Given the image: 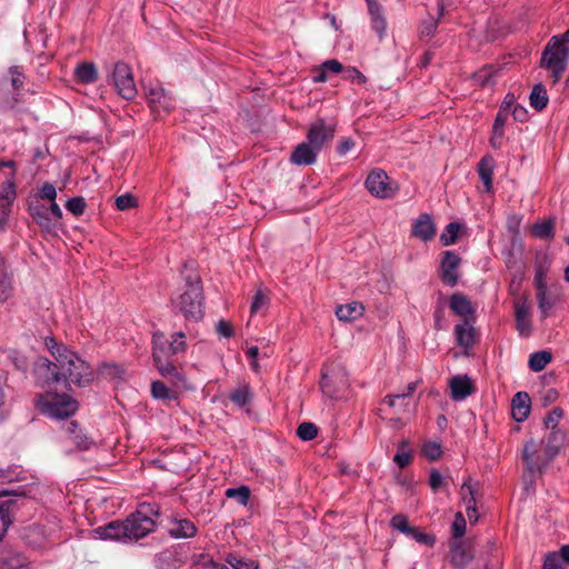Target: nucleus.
<instances>
[{
  "label": "nucleus",
  "mask_w": 569,
  "mask_h": 569,
  "mask_svg": "<svg viewBox=\"0 0 569 569\" xmlns=\"http://www.w3.org/2000/svg\"><path fill=\"white\" fill-rule=\"evenodd\" d=\"M516 328L520 336L528 337L531 333V322L529 320V308L526 301H516L515 303Z\"/></svg>",
  "instance_id": "nucleus-24"
},
{
  "label": "nucleus",
  "mask_w": 569,
  "mask_h": 569,
  "mask_svg": "<svg viewBox=\"0 0 569 569\" xmlns=\"http://www.w3.org/2000/svg\"><path fill=\"white\" fill-rule=\"evenodd\" d=\"M74 76L77 80L81 83H92L98 78V72L94 63L92 62H82L77 66L74 69Z\"/></svg>",
  "instance_id": "nucleus-31"
},
{
  "label": "nucleus",
  "mask_w": 569,
  "mask_h": 569,
  "mask_svg": "<svg viewBox=\"0 0 569 569\" xmlns=\"http://www.w3.org/2000/svg\"><path fill=\"white\" fill-rule=\"evenodd\" d=\"M422 453L428 460L436 461L442 453L441 446L437 442L429 441L423 445Z\"/></svg>",
  "instance_id": "nucleus-57"
},
{
  "label": "nucleus",
  "mask_w": 569,
  "mask_h": 569,
  "mask_svg": "<svg viewBox=\"0 0 569 569\" xmlns=\"http://www.w3.org/2000/svg\"><path fill=\"white\" fill-rule=\"evenodd\" d=\"M16 501L10 499L0 503V540L11 525L10 512Z\"/></svg>",
  "instance_id": "nucleus-37"
},
{
  "label": "nucleus",
  "mask_w": 569,
  "mask_h": 569,
  "mask_svg": "<svg viewBox=\"0 0 569 569\" xmlns=\"http://www.w3.org/2000/svg\"><path fill=\"white\" fill-rule=\"evenodd\" d=\"M406 536L428 547H432L436 543V538L433 535L422 532L418 527L411 526Z\"/></svg>",
  "instance_id": "nucleus-46"
},
{
  "label": "nucleus",
  "mask_w": 569,
  "mask_h": 569,
  "mask_svg": "<svg viewBox=\"0 0 569 569\" xmlns=\"http://www.w3.org/2000/svg\"><path fill=\"white\" fill-rule=\"evenodd\" d=\"M186 290L177 299H172V305L187 319L200 320L203 311V289L201 279L194 276L186 277Z\"/></svg>",
  "instance_id": "nucleus-2"
},
{
  "label": "nucleus",
  "mask_w": 569,
  "mask_h": 569,
  "mask_svg": "<svg viewBox=\"0 0 569 569\" xmlns=\"http://www.w3.org/2000/svg\"><path fill=\"white\" fill-rule=\"evenodd\" d=\"M445 10V3L439 4V17L436 19L432 16H428L420 24L419 34L421 38L432 37L438 28L439 19L442 17Z\"/></svg>",
  "instance_id": "nucleus-32"
},
{
  "label": "nucleus",
  "mask_w": 569,
  "mask_h": 569,
  "mask_svg": "<svg viewBox=\"0 0 569 569\" xmlns=\"http://www.w3.org/2000/svg\"><path fill=\"white\" fill-rule=\"evenodd\" d=\"M124 369L117 363H102L98 369V373L109 380L123 379Z\"/></svg>",
  "instance_id": "nucleus-42"
},
{
  "label": "nucleus",
  "mask_w": 569,
  "mask_h": 569,
  "mask_svg": "<svg viewBox=\"0 0 569 569\" xmlns=\"http://www.w3.org/2000/svg\"><path fill=\"white\" fill-rule=\"evenodd\" d=\"M86 207L87 203L82 197L70 198L66 203V209L76 217L81 216L84 212Z\"/></svg>",
  "instance_id": "nucleus-51"
},
{
  "label": "nucleus",
  "mask_w": 569,
  "mask_h": 569,
  "mask_svg": "<svg viewBox=\"0 0 569 569\" xmlns=\"http://www.w3.org/2000/svg\"><path fill=\"white\" fill-rule=\"evenodd\" d=\"M368 13L372 30L377 33L379 39L382 40L386 37L388 27L382 6L378 4L368 8Z\"/></svg>",
  "instance_id": "nucleus-25"
},
{
  "label": "nucleus",
  "mask_w": 569,
  "mask_h": 569,
  "mask_svg": "<svg viewBox=\"0 0 569 569\" xmlns=\"http://www.w3.org/2000/svg\"><path fill=\"white\" fill-rule=\"evenodd\" d=\"M452 540H461L466 532V519L461 512H457L451 527Z\"/></svg>",
  "instance_id": "nucleus-53"
},
{
  "label": "nucleus",
  "mask_w": 569,
  "mask_h": 569,
  "mask_svg": "<svg viewBox=\"0 0 569 569\" xmlns=\"http://www.w3.org/2000/svg\"><path fill=\"white\" fill-rule=\"evenodd\" d=\"M29 213L44 231L51 232L54 228L53 219L50 217L49 209L41 202L36 201L29 204Z\"/></svg>",
  "instance_id": "nucleus-21"
},
{
  "label": "nucleus",
  "mask_w": 569,
  "mask_h": 569,
  "mask_svg": "<svg viewBox=\"0 0 569 569\" xmlns=\"http://www.w3.org/2000/svg\"><path fill=\"white\" fill-rule=\"evenodd\" d=\"M186 336L179 331L172 335V340L168 341L166 335L157 331L152 336V358L160 360L162 358H171L174 355L186 351Z\"/></svg>",
  "instance_id": "nucleus-7"
},
{
  "label": "nucleus",
  "mask_w": 569,
  "mask_h": 569,
  "mask_svg": "<svg viewBox=\"0 0 569 569\" xmlns=\"http://www.w3.org/2000/svg\"><path fill=\"white\" fill-rule=\"evenodd\" d=\"M116 206L120 211H124L131 208H136L138 206V201L132 194L126 193L117 197Z\"/></svg>",
  "instance_id": "nucleus-59"
},
{
  "label": "nucleus",
  "mask_w": 569,
  "mask_h": 569,
  "mask_svg": "<svg viewBox=\"0 0 569 569\" xmlns=\"http://www.w3.org/2000/svg\"><path fill=\"white\" fill-rule=\"evenodd\" d=\"M363 306L359 302H351L336 308V316L341 321H351L362 316Z\"/></svg>",
  "instance_id": "nucleus-29"
},
{
  "label": "nucleus",
  "mask_w": 569,
  "mask_h": 569,
  "mask_svg": "<svg viewBox=\"0 0 569 569\" xmlns=\"http://www.w3.org/2000/svg\"><path fill=\"white\" fill-rule=\"evenodd\" d=\"M319 152L308 141H303L293 149L290 161L296 166H310L316 162Z\"/></svg>",
  "instance_id": "nucleus-18"
},
{
  "label": "nucleus",
  "mask_w": 569,
  "mask_h": 569,
  "mask_svg": "<svg viewBox=\"0 0 569 569\" xmlns=\"http://www.w3.org/2000/svg\"><path fill=\"white\" fill-rule=\"evenodd\" d=\"M112 83L118 92L126 100H132L137 96V87L133 80L131 68L124 62H117L111 74Z\"/></svg>",
  "instance_id": "nucleus-11"
},
{
  "label": "nucleus",
  "mask_w": 569,
  "mask_h": 569,
  "mask_svg": "<svg viewBox=\"0 0 569 569\" xmlns=\"http://www.w3.org/2000/svg\"><path fill=\"white\" fill-rule=\"evenodd\" d=\"M555 223L552 220H543L533 223L531 233L539 239H551L555 236Z\"/></svg>",
  "instance_id": "nucleus-36"
},
{
  "label": "nucleus",
  "mask_w": 569,
  "mask_h": 569,
  "mask_svg": "<svg viewBox=\"0 0 569 569\" xmlns=\"http://www.w3.org/2000/svg\"><path fill=\"white\" fill-rule=\"evenodd\" d=\"M568 56L569 48H562L556 38L549 40L542 52L541 67L551 71L555 83L561 79L566 71Z\"/></svg>",
  "instance_id": "nucleus-6"
},
{
  "label": "nucleus",
  "mask_w": 569,
  "mask_h": 569,
  "mask_svg": "<svg viewBox=\"0 0 569 569\" xmlns=\"http://www.w3.org/2000/svg\"><path fill=\"white\" fill-rule=\"evenodd\" d=\"M538 308L543 319L550 316L551 309L555 307L557 299L548 293V289L537 292Z\"/></svg>",
  "instance_id": "nucleus-39"
},
{
  "label": "nucleus",
  "mask_w": 569,
  "mask_h": 569,
  "mask_svg": "<svg viewBox=\"0 0 569 569\" xmlns=\"http://www.w3.org/2000/svg\"><path fill=\"white\" fill-rule=\"evenodd\" d=\"M429 486L432 491H438L442 487H447V483L443 481V477L437 469H431L429 472Z\"/></svg>",
  "instance_id": "nucleus-63"
},
{
  "label": "nucleus",
  "mask_w": 569,
  "mask_h": 569,
  "mask_svg": "<svg viewBox=\"0 0 569 569\" xmlns=\"http://www.w3.org/2000/svg\"><path fill=\"white\" fill-rule=\"evenodd\" d=\"M16 184H14V173L11 174L9 179L2 182L0 188V200H4L8 203H11L16 199Z\"/></svg>",
  "instance_id": "nucleus-45"
},
{
  "label": "nucleus",
  "mask_w": 569,
  "mask_h": 569,
  "mask_svg": "<svg viewBox=\"0 0 569 569\" xmlns=\"http://www.w3.org/2000/svg\"><path fill=\"white\" fill-rule=\"evenodd\" d=\"M38 409L49 418L63 420L73 416L79 403L67 393L44 392L37 397Z\"/></svg>",
  "instance_id": "nucleus-3"
},
{
  "label": "nucleus",
  "mask_w": 569,
  "mask_h": 569,
  "mask_svg": "<svg viewBox=\"0 0 569 569\" xmlns=\"http://www.w3.org/2000/svg\"><path fill=\"white\" fill-rule=\"evenodd\" d=\"M460 229L461 226L458 222L448 223L440 236L441 243L443 246H450L456 243Z\"/></svg>",
  "instance_id": "nucleus-44"
},
{
  "label": "nucleus",
  "mask_w": 569,
  "mask_h": 569,
  "mask_svg": "<svg viewBox=\"0 0 569 569\" xmlns=\"http://www.w3.org/2000/svg\"><path fill=\"white\" fill-rule=\"evenodd\" d=\"M390 525L393 529L407 535L411 526L409 525L408 518L405 515L398 513L390 520Z\"/></svg>",
  "instance_id": "nucleus-61"
},
{
  "label": "nucleus",
  "mask_w": 569,
  "mask_h": 569,
  "mask_svg": "<svg viewBox=\"0 0 569 569\" xmlns=\"http://www.w3.org/2000/svg\"><path fill=\"white\" fill-rule=\"evenodd\" d=\"M170 523L171 527L169 528L168 532L170 537L174 539L192 538L198 532L196 525L187 518H173Z\"/></svg>",
  "instance_id": "nucleus-22"
},
{
  "label": "nucleus",
  "mask_w": 569,
  "mask_h": 569,
  "mask_svg": "<svg viewBox=\"0 0 569 569\" xmlns=\"http://www.w3.org/2000/svg\"><path fill=\"white\" fill-rule=\"evenodd\" d=\"M226 562L233 569H259V563L257 561L239 557L234 553H229L226 557Z\"/></svg>",
  "instance_id": "nucleus-43"
},
{
  "label": "nucleus",
  "mask_w": 569,
  "mask_h": 569,
  "mask_svg": "<svg viewBox=\"0 0 569 569\" xmlns=\"http://www.w3.org/2000/svg\"><path fill=\"white\" fill-rule=\"evenodd\" d=\"M365 186L371 196L380 199L392 198L398 190L397 183L391 181L382 169L372 170L368 174Z\"/></svg>",
  "instance_id": "nucleus-10"
},
{
  "label": "nucleus",
  "mask_w": 569,
  "mask_h": 569,
  "mask_svg": "<svg viewBox=\"0 0 569 569\" xmlns=\"http://www.w3.org/2000/svg\"><path fill=\"white\" fill-rule=\"evenodd\" d=\"M8 358L13 367L22 372H26L29 367L28 358L16 349L8 350Z\"/></svg>",
  "instance_id": "nucleus-48"
},
{
  "label": "nucleus",
  "mask_w": 569,
  "mask_h": 569,
  "mask_svg": "<svg viewBox=\"0 0 569 569\" xmlns=\"http://www.w3.org/2000/svg\"><path fill=\"white\" fill-rule=\"evenodd\" d=\"M530 408L531 400L526 391H519L513 396L511 400V413L517 422H522L528 418Z\"/></svg>",
  "instance_id": "nucleus-20"
},
{
  "label": "nucleus",
  "mask_w": 569,
  "mask_h": 569,
  "mask_svg": "<svg viewBox=\"0 0 569 569\" xmlns=\"http://www.w3.org/2000/svg\"><path fill=\"white\" fill-rule=\"evenodd\" d=\"M151 395L153 398L162 400L173 398V393L167 388V386L163 382L159 380L153 381L151 383Z\"/></svg>",
  "instance_id": "nucleus-54"
},
{
  "label": "nucleus",
  "mask_w": 569,
  "mask_h": 569,
  "mask_svg": "<svg viewBox=\"0 0 569 569\" xmlns=\"http://www.w3.org/2000/svg\"><path fill=\"white\" fill-rule=\"evenodd\" d=\"M320 388L329 399L340 400L346 398L350 388L347 370L340 365L323 366Z\"/></svg>",
  "instance_id": "nucleus-4"
},
{
  "label": "nucleus",
  "mask_w": 569,
  "mask_h": 569,
  "mask_svg": "<svg viewBox=\"0 0 569 569\" xmlns=\"http://www.w3.org/2000/svg\"><path fill=\"white\" fill-rule=\"evenodd\" d=\"M298 437L303 441L312 440L318 435V428L312 422H302L297 429Z\"/></svg>",
  "instance_id": "nucleus-49"
},
{
  "label": "nucleus",
  "mask_w": 569,
  "mask_h": 569,
  "mask_svg": "<svg viewBox=\"0 0 569 569\" xmlns=\"http://www.w3.org/2000/svg\"><path fill=\"white\" fill-rule=\"evenodd\" d=\"M450 561L458 569H465L475 558L471 550L462 540H452L450 542Z\"/></svg>",
  "instance_id": "nucleus-15"
},
{
  "label": "nucleus",
  "mask_w": 569,
  "mask_h": 569,
  "mask_svg": "<svg viewBox=\"0 0 569 569\" xmlns=\"http://www.w3.org/2000/svg\"><path fill=\"white\" fill-rule=\"evenodd\" d=\"M460 495L466 509L477 506V489L472 486L470 478L463 481L460 488Z\"/></svg>",
  "instance_id": "nucleus-38"
},
{
  "label": "nucleus",
  "mask_w": 569,
  "mask_h": 569,
  "mask_svg": "<svg viewBox=\"0 0 569 569\" xmlns=\"http://www.w3.org/2000/svg\"><path fill=\"white\" fill-rule=\"evenodd\" d=\"M226 496L228 498H236L238 502H240L241 505H247L250 497V490L246 486H241L238 488H228L226 490Z\"/></svg>",
  "instance_id": "nucleus-52"
},
{
  "label": "nucleus",
  "mask_w": 569,
  "mask_h": 569,
  "mask_svg": "<svg viewBox=\"0 0 569 569\" xmlns=\"http://www.w3.org/2000/svg\"><path fill=\"white\" fill-rule=\"evenodd\" d=\"M543 441L530 439L523 446L522 459L527 470L531 473H542L552 459H549L548 451L543 447Z\"/></svg>",
  "instance_id": "nucleus-9"
},
{
  "label": "nucleus",
  "mask_w": 569,
  "mask_h": 569,
  "mask_svg": "<svg viewBox=\"0 0 569 569\" xmlns=\"http://www.w3.org/2000/svg\"><path fill=\"white\" fill-rule=\"evenodd\" d=\"M563 411L561 408H553L545 418L543 423L547 429L555 430L559 420L562 418Z\"/></svg>",
  "instance_id": "nucleus-60"
},
{
  "label": "nucleus",
  "mask_w": 569,
  "mask_h": 569,
  "mask_svg": "<svg viewBox=\"0 0 569 569\" xmlns=\"http://www.w3.org/2000/svg\"><path fill=\"white\" fill-rule=\"evenodd\" d=\"M460 264V258L453 251H445L441 261L442 269V281L450 287H453L458 282L457 269Z\"/></svg>",
  "instance_id": "nucleus-17"
},
{
  "label": "nucleus",
  "mask_w": 569,
  "mask_h": 569,
  "mask_svg": "<svg viewBox=\"0 0 569 569\" xmlns=\"http://www.w3.org/2000/svg\"><path fill=\"white\" fill-rule=\"evenodd\" d=\"M566 440V435L563 431L559 429L551 430L549 433L546 443H543V447L548 451V458L553 459L556 456L559 455L561 447L563 446Z\"/></svg>",
  "instance_id": "nucleus-28"
},
{
  "label": "nucleus",
  "mask_w": 569,
  "mask_h": 569,
  "mask_svg": "<svg viewBox=\"0 0 569 569\" xmlns=\"http://www.w3.org/2000/svg\"><path fill=\"white\" fill-rule=\"evenodd\" d=\"M493 169L495 159L491 156H485L478 163V173L487 192L492 188Z\"/></svg>",
  "instance_id": "nucleus-27"
},
{
  "label": "nucleus",
  "mask_w": 569,
  "mask_h": 569,
  "mask_svg": "<svg viewBox=\"0 0 569 569\" xmlns=\"http://www.w3.org/2000/svg\"><path fill=\"white\" fill-rule=\"evenodd\" d=\"M230 400L238 407L247 406L252 399V392L249 385H242L234 389L230 396Z\"/></svg>",
  "instance_id": "nucleus-35"
},
{
  "label": "nucleus",
  "mask_w": 569,
  "mask_h": 569,
  "mask_svg": "<svg viewBox=\"0 0 569 569\" xmlns=\"http://www.w3.org/2000/svg\"><path fill=\"white\" fill-rule=\"evenodd\" d=\"M497 71L491 66H485L473 73V80L481 87L495 84V77Z\"/></svg>",
  "instance_id": "nucleus-40"
},
{
  "label": "nucleus",
  "mask_w": 569,
  "mask_h": 569,
  "mask_svg": "<svg viewBox=\"0 0 569 569\" xmlns=\"http://www.w3.org/2000/svg\"><path fill=\"white\" fill-rule=\"evenodd\" d=\"M148 103L153 113L169 112L173 108V99L160 84L144 87Z\"/></svg>",
  "instance_id": "nucleus-13"
},
{
  "label": "nucleus",
  "mask_w": 569,
  "mask_h": 569,
  "mask_svg": "<svg viewBox=\"0 0 569 569\" xmlns=\"http://www.w3.org/2000/svg\"><path fill=\"white\" fill-rule=\"evenodd\" d=\"M21 473L22 471L18 470V467L10 466L6 469L0 468V485L21 480Z\"/></svg>",
  "instance_id": "nucleus-55"
},
{
  "label": "nucleus",
  "mask_w": 569,
  "mask_h": 569,
  "mask_svg": "<svg viewBox=\"0 0 569 569\" xmlns=\"http://www.w3.org/2000/svg\"><path fill=\"white\" fill-rule=\"evenodd\" d=\"M408 446H409V441L402 440L399 443V451L393 457V462L401 469L407 467L411 461L410 451H405V449H407Z\"/></svg>",
  "instance_id": "nucleus-47"
},
{
  "label": "nucleus",
  "mask_w": 569,
  "mask_h": 569,
  "mask_svg": "<svg viewBox=\"0 0 569 569\" xmlns=\"http://www.w3.org/2000/svg\"><path fill=\"white\" fill-rule=\"evenodd\" d=\"M122 531H124L123 520H116L94 528L91 533L97 539L127 542L126 532Z\"/></svg>",
  "instance_id": "nucleus-14"
},
{
  "label": "nucleus",
  "mask_w": 569,
  "mask_h": 569,
  "mask_svg": "<svg viewBox=\"0 0 569 569\" xmlns=\"http://www.w3.org/2000/svg\"><path fill=\"white\" fill-rule=\"evenodd\" d=\"M436 224L429 213H421L412 223L411 236L425 242L436 234Z\"/></svg>",
  "instance_id": "nucleus-16"
},
{
  "label": "nucleus",
  "mask_w": 569,
  "mask_h": 569,
  "mask_svg": "<svg viewBox=\"0 0 569 569\" xmlns=\"http://www.w3.org/2000/svg\"><path fill=\"white\" fill-rule=\"evenodd\" d=\"M33 375L37 385L41 388L50 387L66 380V372H61L60 363L56 360L51 361L46 357H39L34 361Z\"/></svg>",
  "instance_id": "nucleus-8"
},
{
  "label": "nucleus",
  "mask_w": 569,
  "mask_h": 569,
  "mask_svg": "<svg viewBox=\"0 0 569 569\" xmlns=\"http://www.w3.org/2000/svg\"><path fill=\"white\" fill-rule=\"evenodd\" d=\"M547 267L542 263H538L535 267V284L537 292L545 291L547 288Z\"/></svg>",
  "instance_id": "nucleus-50"
},
{
  "label": "nucleus",
  "mask_w": 569,
  "mask_h": 569,
  "mask_svg": "<svg viewBox=\"0 0 569 569\" xmlns=\"http://www.w3.org/2000/svg\"><path fill=\"white\" fill-rule=\"evenodd\" d=\"M13 296L12 276L7 271H0V303H4Z\"/></svg>",
  "instance_id": "nucleus-41"
},
{
  "label": "nucleus",
  "mask_w": 569,
  "mask_h": 569,
  "mask_svg": "<svg viewBox=\"0 0 569 569\" xmlns=\"http://www.w3.org/2000/svg\"><path fill=\"white\" fill-rule=\"evenodd\" d=\"M342 78L358 84H365L367 82V77L355 67L345 68Z\"/></svg>",
  "instance_id": "nucleus-56"
},
{
  "label": "nucleus",
  "mask_w": 569,
  "mask_h": 569,
  "mask_svg": "<svg viewBox=\"0 0 569 569\" xmlns=\"http://www.w3.org/2000/svg\"><path fill=\"white\" fill-rule=\"evenodd\" d=\"M335 132V123H327L323 119L319 118L310 124L307 132V141L318 151H321L333 139Z\"/></svg>",
  "instance_id": "nucleus-12"
},
{
  "label": "nucleus",
  "mask_w": 569,
  "mask_h": 569,
  "mask_svg": "<svg viewBox=\"0 0 569 569\" xmlns=\"http://www.w3.org/2000/svg\"><path fill=\"white\" fill-rule=\"evenodd\" d=\"M44 345L54 360L60 363L61 372H66V380L62 381L67 389H70V382L78 387H86L93 381V369L78 353L58 343L51 337L46 338Z\"/></svg>",
  "instance_id": "nucleus-1"
},
{
  "label": "nucleus",
  "mask_w": 569,
  "mask_h": 569,
  "mask_svg": "<svg viewBox=\"0 0 569 569\" xmlns=\"http://www.w3.org/2000/svg\"><path fill=\"white\" fill-rule=\"evenodd\" d=\"M529 100L530 106L537 111H542L547 107L549 98L547 90L541 82L533 86Z\"/></svg>",
  "instance_id": "nucleus-30"
},
{
  "label": "nucleus",
  "mask_w": 569,
  "mask_h": 569,
  "mask_svg": "<svg viewBox=\"0 0 569 569\" xmlns=\"http://www.w3.org/2000/svg\"><path fill=\"white\" fill-rule=\"evenodd\" d=\"M551 359V352L547 350L537 351L530 355L528 366L532 371L539 372L546 368Z\"/></svg>",
  "instance_id": "nucleus-34"
},
{
  "label": "nucleus",
  "mask_w": 569,
  "mask_h": 569,
  "mask_svg": "<svg viewBox=\"0 0 569 569\" xmlns=\"http://www.w3.org/2000/svg\"><path fill=\"white\" fill-rule=\"evenodd\" d=\"M153 361L154 366L157 367L162 377L170 378L176 381L183 379L178 368L170 361L169 358H162L160 360Z\"/></svg>",
  "instance_id": "nucleus-33"
},
{
  "label": "nucleus",
  "mask_w": 569,
  "mask_h": 569,
  "mask_svg": "<svg viewBox=\"0 0 569 569\" xmlns=\"http://www.w3.org/2000/svg\"><path fill=\"white\" fill-rule=\"evenodd\" d=\"M543 569H563L560 557L557 552H550L546 556L543 561Z\"/></svg>",
  "instance_id": "nucleus-64"
},
{
  "label": "nucleus",
  "mask_w": 569,
  "mask_h": 569,
  "mask_svg": "<svg viewBox=\"0 0 569 569\" xmlns=\"http://www.w3.org/2000/svg\"><path fill=\"white\" fill-rule=\"evenodd\" d=\"M450 309L458 316L468 318L473 316L476 310L471 305V301L462 293H453L450 297Z\"/></svg>",
  "instance_id": "nucleus-26"
},
{
  "label": "nucleus",
  "mask_w": 569,
  "mask_h": 569,
  "mask_svg": "<svg viewBox=\"0 0 569 569\" xmlns=\"http://www.w3.org/2000/svg\"><path fill=\"white\" fill-rule=\"evenodd\" d=\"M268 305V297L262 290H257L252 298L250 312L257 313L261 308L266 307Z\"/></svg>",
  "instance_id": "nucleus-62"
},
{
  "label": "nucleus",
  "mask_w": 569,
  "mask_h": 569,
  "mask_svg": "<svg viewBox=\"0 0 569 569\" xmlns=\"http://www.w3.org/2000/svg\"><path fill=\"white\" fill-rule=\"evenodd\" d=\"M142 506L141 508H143ZM148 511H143L142 509H139L131 515H129L124 520V531L128 541H137L146 536H148L150 532L154 531L156 529V522L154 520L149 516H159L160 511L159 508H152L148 507Z\"/></svg>",
  "instance_id": "nucleus-5"
},
{
  "label": "nucleus",
  "mask_w": 569,
  "mask_h": 569,
  "mask_svg": "<svg viewBox=\"0 0 569 569\" xmlns=\"http://www.w3.org/2000/svg\"><path fill=\"white\" fill-rule=\"evenodd\" d=\"M10 82L14 90H20L23 87L26 76L21 67L14 66L9 69Z\"/></svg>",
  "instance_id": "nucleus-58"
},
{
  "label": "nucleus",
  "mask_w": 569,
  "mask_h": 569,
  "mask_svg": "<svg viewBox=\"0 0 569 569\" xmlns=\"http://www.w3.org/2000/svg\"><path fill=\"white\" fill-rule=\"evenodd\" d=\"M455 335L458 346L466 350L472 348L476 343V330L468 318L463 319L461 323L456 325Z\"/></svg>",
  "instance_id": "nucleus-23"
},
{
  "label": "nucleus",
  "mask_w": 569,
  "mask_h": 569,
  "mask_svg": "<svg viewBox=\"0 0 569 569\" xmlns=\"http://www.w3.org/2000/svg\"><path fill=\"white\" fill-rule=\"evenodd\" d=\"M450 398L453 401H461L475 391V387L468 376H455L449 381Z\"/></svg>",
  "instance_id": "nucleus-19"
}]
</instances>
